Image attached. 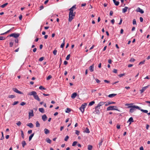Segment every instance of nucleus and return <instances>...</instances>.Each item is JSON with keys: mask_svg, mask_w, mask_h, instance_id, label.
Masks as SVG:
<instances>
[{"mask_svg": "<svg viewBox=\"0 0 150 150\" xmlns=\"http://www.w3.org/2000/svg\"><path fill=\"white\" fill-rule=\"evenodd\" d=\"M117 128V129H120V125H117L116 126Z\"/></svg>", "mask_w": 150, "mask_h": 150, "instance_id": "64", "label": "nucleus"}, {"mask_svg": "<svg viewBox=\"0 0 150 150\" xmlns=\"http://www.w3.org/2000/svg\"><path fill=\"white\" fill-rule=\"evenodd\" d=\"M87 104L86 103L84 104H82L81 106L79 108V109L81 111V112L83 113L84 111V108H85L86 105Z\"/></svg>", "mask_w": 150, "mask_h": 150, "instance_id": "4", "label": "nucleus"}, {"mask_svg": "<svg viewBox=\"0 0 150 150\" xmlns=\"http://www.w3.org/2000/svg\"><path fill=\"white\" fill-rule=\"evenodd\" d=\"M70 54H68L67 56V57H66V59L67 60H68L70 58Z\"/></svg>", "mask_w": 150, "mask_h": 150, "instance_id": "42", "label": "nucleus"}, {"mask_svg": "<svg viewBox=\"0 0 150 150\" xmlns=\"http://www.w3.org/2000/svg\"><path fill=\"white\" fill-rule=\"evenodd\" d=\"M140 110H141V111L142 112H143L145 113H148V111L147 110H144L143 109H142L140 107V109H139Z\"/></svg>", "mask_w": 150, "mask_h": 150, "instance_id": "23", "label": "nucleus"}, {"mask_svg": "<svg viewBox=\"0 0 150 150\" xmlns=\"http://www.w3.org/2000/svg\"><path fill=\"white\" fill-rule=\"evenodd\" d=\"M44 132L45 134H47L50 133V131L47 129L45 128L44 129Z\"/></svg>", "mask_w": 150, "mask_h": 150, "instance_id": "18", "label": "nucleus"}, {"mask_svg": "<svg viewBox=\"0 0 150 150\" xmlns=\"http://www.w3.org/2000/svg\"><path fill=\"white\" fill-rule=\"evenodd\" d=\"M25 104H26L25 103V102H22L21 103L20 105L22 106H23V105H25Z\"/></svg>", "mask_w": 150, "mask_h": 150, "instance_id": "54", "label": "nucleus"}, {"mask_svg": "<svg viewBox=\"0 0 150 150\" xmlns=\"http://www.w3.org/2000/svg\"><path fill=\"white\" fill-rule=\"evenodd\" d=\"M113 14V11H111L110 12V16H112Z\"/></svg>", "mask_w": 150, "mask_h": 150, "instance_id": "58", "label": "nucleus"}, {"mask_svg": "<svg viewBox=\"0 0 150 150\" xmlns=\"http://www.w3.org/2000/svg\"><path fill=\"white\" fill-rule=\"evenodd\" d=\"M44 8V6H41L40 7V10H41Z\"/></svg>", "mask_w": 150, "mask_h": 150, "instance_id": "63", "label": "nucleus"}, {"mask_svg": "<svg viewBox=\"0 0 150 150\" xmlns=\"http://www.w3.org/2000/svg\"><path fill=\"white\" fill-rule=\"evenodd\" d=\"M114 3L115 4L116 6H118L119 4V2L118 1H114Z\"/></svg>", "mask_w": 150, "mask_h": 150, "instance_id": "34", "label": "nucleus"}, {"mask_svg": "<svg viewBox=\"0 0 150 150\" xmlns=\"http://www.w3.org/2000/svg\"><path fill=\"white\" fill-rule=\"evenodd\" d=\"M113 72L115 73L116 74L117 73V70L116 69H114L113 70Z\"/></svg>", "mask_w": 150, "mask_h": 150, "instance_id": "55", "label": "nucleus"}, {"mask_svg": "<svg viewBox=\"0 0 150 150\" xmlns=\"http://www.w3.org/2000/svg\"><path fill=\"white\" fill-rule=\"evenodd\" d=\"M125 75V74H122L119 75L118 76H119V77H121L123 76H124Z\"/></svg>", "mask_w": 150, "mask_h": 150, "instance_id": "56", "label": "nucleus"}, {"mask_svg": "<svg viewBox=\"0 0 150 150\" xmlns=\"http://www.w3.org/2000/svg\"><path fill=\"white\" fill-rule=\"evenodd\" d=\"M47 117L46 115L44 114L42 116V119L44 121H45L47 120Z\"/></svg>", "mask_w": 150, "mask_h": 150, "instance_id": "14", "label": "nucleus"}, {"mask_svg": "<svg viewBox=\"0 0 150 150\" xmlns=\"http://www.w3.org/2000/svg\"><path fill=\"white\" fill-rule=\"evenodd\" d=\"M145 90L146 89H145V88L143 87L142 88V89L140 90V91L141 92L140 93H142L144 92V91H145Z\"/></svg>", "mask_w": 150, "mask_h": 150, "instance_id": "36", "label": "nucleus"}, {"mask_svg": "<svg viewBox=\"0 0 150 150\" xmlns=\"http://www.w3.org/2000/svg\"><path fill=\"white\" fill-rule=\"evenodd\" d=\"M117 95V94H114V93H113V94H109L108 96V97L109 98H112L114 96H116V95Z\"/></svg>", "mask_w": 150, "mask_h": 150, "instance_id": "21", "label": "nucleus"}, {"mask_svg": "<svg viewBox=\"0 0 150 150\" xmlns=\"http://www.w3.org/2000/svg\"><path fill=\"white\" fill-rule=\"evenodd\" d=\"M76 5H74L69 9V21L70 22H71L75 17L76 12H74V11L76 9Z\"/></svg>", "mask_w": 150, "mask_h": 150, "instance_id": "1", "label": "nucleus"}, {"mask_svg": "<svg viewBox=\"0 0 150 150\" xmlns=\"http://www.w3.org/2000/svg\"><path fill=\"white\" fill-rule=\"evenodd\" d=\"M135 61V59L133 58H131L129 60V61L131 62H134Z\"/></svg>", "mask_w": 150, "mask_h": 150, "instance_id": "53", "label": "nucleus"}, {"mask_svg": "<svg viewBox=\"0 0 150 150\" xmlns=\"http://www.w3.org/2000/svg\"><path fill=\"white\" fill-rule=\"evenodd\" d=\"M111 23L112 24H113L115 23V20L114 19H112L111 21Z\"/></svg>", "mask_w": 150, "mask_h": 150, "instance_id": "61", "label": "nucleus"}, {"mask_svg": "<svg viewBox=\"0 0 150 150\" xmlns=\"http://www.w3.org/2000/svg\"><path fill=\"white\" fill-rule=\"evenodd\" d=\"M77 96V93L74 92L72 94L71 97L72 98L74 99Z\"/></svg>", "mask_w": 150, "mask_h": 150, "instance_id": "15", "label": "nucleus"}, {"mask_svg": "<svg viewBox=\"0 0 150 150\" xmlns=\"http://www.w3.org/2000/svg\"><path fill=\"white\" fill-rule=\"evenodd\" d=\"M11 30H12V29H11L10 30H8L6 32L4 33H1V34H0V35H4L5 34H7V33H9L10 31H11Z\"/></svg>", "mask_w": 150, "mask_h": 150, "instance_id": "22", "label": "nucleus"}, {"mask_svg": "<svg viewBox=\"0 0 150 150\" xmlns=\"http://www.w3.org/2000/svg\"><path fill=\"white\" fill-rule=\"evenodd\" d=\"M136 11L137 12H139L142 14L144 13V11L142 9H141L139 7H138L136 10Z\"/></svg>", "mask_w": 150, "mask_h": 150, "instance_id": "8", "label": "nucleus"}, {"mask_svg": "<svg viewBox=\"0 0 150 150\" xmlns=\"http://www.w3.org/2000/svg\"><path fill=\"white\" fill-rule=\"evenodd\" d=\"M64 42H65V40H64H64H63V43H62L61 44V45L60 46V47L61 48H63L64 47V44H65Z\"/></svg>", "mask_w": 150, "mask_h": 150, "instance_id": "32", "label": "nucleus"}, {"mask_svg": "<svg viewBox=\"0 0 150 150\" xmlns=\"http://www.w3.org/2000/svg\"><path fill=\"white\" fill-rule=\"evenodd\" d=\"M57 50H56L55 49L53 51V53L54 55H56L57 54Z\"/></svg>", "mask_w": 150, "mask_h": 150, "instance_id": "41", "label": "nucleus"}, {"mask_svg": "<svg viewBox=\"0 0 150 150\" xmlns=\"http://www.w3.org/2000/svg\"><path fill=\"white\" fill-rule=\"evenodd\" d=\"M106 103L105 104V106H108V105L111 104H114L115 103L113 102H105Z\"/></svg>", "mask_w": 150, "mask_h": 150, "instance_id": "11", "label": "nucleus"}, {"mask_svg": "<svg viewBox=\"0 0 150 150\" xmlns=\"http://www.w3.org/2000/svg\"><path fill=\"white\" fill-rule=\"evenodd\" d=\"M77 143V142L76 141L74 142L72 144V146H75L76 144Z\"/></svg>", "mask_w": 150, "mask_h": 150, "instance_id": "44", "label": "nucleus"}, {"mask_svg": "<svg viewBox=\"0 0 150 150\" xmlns=\"http://www.w3.org/2000/svg\"><path fill=\"white\" fill-rule=\"evenodd\" d=\"M71 111V109L70 108H67V110L65 111L66 113H69Z\"/></svg>", "mask_w": 150, "mask_h": 150, "instance_id": "37", "label": "nucleus"}, {"mask_svg": "<svg viewBox=\"0 0 150 150\" xmlns=\"http://www.w3.org/2000/svg\"><path fill=\"white\" fill-rule=\"evenodd\" d=\"M140 21L141 22H142L143 21V19L142 17H140Z\"/></svg>", "mask_w": 150, "mask_h": 150, "instance_id": "62", "label": "nucleus"}, {"mask_svg": "<svg viewBox=\"0 0 150 150\" xmlns=\"http://www.w3.org/2000/svg\"><path fill=\"white\" fill-rule=\"evenodd\" d=\"M20 35L19 33H12L9 35L10 37H13L15 38H17Z\"/></svg>", "mask_w": 150, "mask_h": 150, "instance_id": "5", "label": "nucleus"}, {"mask_svg": "<svg viewBox=\"0 0 150 150\" xmlns=\"http://www.w3.org/2000/svg\"><path fill=\"white\" fill-rule=\"evenodd\" d=\"M69 138V137L68 135H67V136H66L65 138H64V140L65 141H67L68 140Z\"/></svg>", "mask_w": 150, "mask_h": 150, "instance_id": "45", "label": "nucleus"}, {"mask_svg": "<svg viewBox=\"0 0 150 150\" xmlns=\"http://www.w3.org/2000/svg\"><path fill=\"white\" fill-rule=\"evenodd\" d=\"M128 9V7L127 6H125V8L122 9V12L123 13H125L127 9Z\"/></svg>", "mask_w": 150, "mask_h": 150, "instance_id": "17", "label": "nucleus"}, {"mask_svg": "<svg viewBox=\"0 0 150 150\" xmlns=\"http://www.w3.org/2000/svg\"><path fill=\"white\" fill-rule=\"evenodd\" d=\"M104 81L106 83H110V81H109L107 80H105Z\"/></svg>", "mask_w": 150, "mask_h": 150, "instance_id": "60", "label": "nucleus"}, {"mask_svg": "<svg viewBox=\"0 0 150 150\" xmlns=\"http://www.w3.org/2000/svg\"><path fill=\"white\" fill-rule=\"evenodd\" d=\"M97 83H99L100 82V81L98 79L96 78L95 79Z\"/></svg>", "mask_w": 150, "mask_h": 150, "instance_id": "57", "label": "nucleus"}, {"mask_svg": "<svg viewBox=\"0 0 150 150\" xmlns=\"http://www.w3.org/2000/svg\"><path fill=\"white\" fill-rule=\"evenodd\" d=\"M27 126L29 127H30L31 128H33L34 126L33 124L31 123L27 124Z\"/></svg>", "mask_w": 150, "mask_h": 150, "instance_id": "19", "label": "nucleus"}, {"mask_svg": "<svg viewBox=\"0 0 150 150\" xmlns=\"http://www.w3.org/2000/svg\"><path fill=\"white\" fill-rule=\"evenodd\" d=\"M39 111L40 112H41L42 113H44V109L43 108H39Z\"/></svg>", "mask_w": 150, "mask_h": 150, "instance_id": "24", "label": "nucleus"}, {"mask_svg": "<svg viewBox=\"0 0 150 150\" xmlns=\"http://www.w3.org/2000/svg\"><path fill=\"white\" fill-rule=\"evenodd\" d=\"M95 103V102L94 101H92L89 103L88 104V106H91V105H93Z\"/></svg>", "mask_w": 150, "mask_h": 150, "instance_id": "30", "label": "nucleus"}, {"mask_svg": "<svg viewBox=\"0 0 150 150\" xmlns=\"http://www.w3.org/2000/svg\"><path fill=\"white\" fill-rule=\"evenodd\" d=\"M6 39V38L5 37L0 36V40H3Z\"/></svg>", "mask_w": 150, "mask_h": 150, "instance_id": "43", "label": "nucleus"}, {"mask_svg": "<svg viewBox=\"0 0 150 150\" xmlns=\"http://www.w3.org/2000/svg\"><path fill=\"white\" fill-rule=\"evenodd\" d=\"M34 98L38 100V101H40V98H39V96L38 95H37V93H36L35 95V94L34 96H33Z\"/></svg>", "mask_w": 150, "mask_h": 150, "instance_id": "10", "label": "nucleus"}, {"mask_svg": "<svg viewBox=\"0 0 150 150\" xmlns=\"http://www.w3.org/2000/svg\"><path fill=\"white\" fill-rule=\"evenodd\" d=\"M132 104H127L125 105L127 106H128V108H130L129 110V112L130 113L133 112L135 110H136V109H138L139 110L140 109V107L137 105H132Z\"/></svg>", "mask_w": 150, "mask_h": 150, "instance_id": "2", "label": "nucleus"}, {"mask_svg": "<svg viewBox=\"0 0 150 150\" xmlns=\"http://www.w3.org/2000/svg\"><path fill=\"white\" fill-rule=\"evenodd\" d=\"M93 146L91 145H89L88 146V150H92Z\"/></svg>", "mask_w": 150, "mask_h": 150, "instance_id": "27", "label": "nucleus"}, {"mask_svg": "<svg viewBox=\"0 0 150 150\" xmlns=\"http://www.w3.org/2000/svg\"><path fill=\"white\" fill-rule=\"evenodd\" d=\"M100 108H96V107L95 108V112H96V113L99 114L100 113L99 110L100 109Z\"/></svg>", "mask_w": 150, "mask_h": 150, "instance_id": "16", "label": "nucleus"}, {"mask_svg": "<svg viewBox=\"0 0 150 150\" xmlns=\"http://www.w3.org/2000/svg\"><path fill=\"white\" fill-rule=\"evenodd\" d=\"M36 93V92L35 91H32L29 93L28 94V95L29 96H34L35 94V95Z\"/></svg>", "mask_w": 150, "mask_h": 150, "instance_id": "12", "label": "nucleus"}, {"mask_svg": "<svg viewBox=\"0 0 150 150\" xmlns=\"http://www.w3.org/2000/svg\"><path fill=\"white\" fill-rule=\"evenodd\" d=\"M29 117L30 118V117H33L34 116L33 111V110H30V112H29Z\"/></svg>", "mask_w": 150, "mask_h": 150, "instance_id": "9", "label": "nucleus"}, {"mask_svg": "<svg viewBox=\"0 0 150 150\" xmlns=\"http://www.w3.org/2000/svg\"><path fill=\"white\" fill-rule=\"evenodd\" d=\"M34 134V133L32 134L29 136V141H30L31 140V139H32V138Z\"/></svg>", "mask_w": 150, "mask_h": 150, "instance_id": "29", "label": "nucleus"}, {"mask_svg": "<svg viewBox=\"0 0 150 150\" xmlns=\"http://www.w3.org/2000/svg\"><path fill=\"white\" fill-rule=\"evenodd\" d=\"M21 143H22V147L23 148L26 145V143L25 141H23Z\"/></svg>", "mask_w": 150, "mask_h": 150, "instance_id": "25", "label": "nucleus"}, {"mask_svg": "<svg viewBox=\"0 0 150 150\" xmlns=\"http://www.w3.org/2000/svg\"><path fill=\"white\" fill-rule=\"evenodd\" d=\"M84 132L86 133H90V131L88 129V127H86L85 130L84 131Z\"/></svg>", "mask_w": 150, "mask_h": 150, "instance_id": "26", "label": "nucleus"}, {"mask_svg": "<svg viewBox=\"0 0 150 150\" xmlns=\"http://www.w3.org/2000/svg\"><path fill=\"white\" fill-rule=\"evenodd\" d=\"M36 126L37 127H39L40 126V124L38 121L36 122Z\"/></svg>", "mask_w": 150, "mask_h": 150, "instance_id": "31", "label": "nucleus"}, {"mask_svg": "<svg viewBox=\"0 0 150 150\" xmlns=\"http://www.w3.org/2000/svg\"><path fill=\"white\" fill-rule=\"evenodd\" d=\"M103 142V140L102 139H101V140L100 141V142L99 143V147H100V146L101 145H102Z\"/></svg>", "mask_w": 150, "mask_h": 150, "instance_id": "52", "label": "nucleus"}, {"mask_svg": "<svg viewBox=\"0 0 150 150\" xmlns=\"http://www.w3.org/2000/svg\"><path fill=\"white\" fill-rule=\"evenodd\" d=\"M52 78V76L51 75H50L48 76V77H47L46 79L47 80H49L50 79H51Z\"/></svg>", "mask_w": 150, "mask_h": 150, "instance_id": "40", "label": "nucleus"}, {"mask_svg": "<svg viewBox=\"0 0 150 150\" xmlns=\"http://www.w3.org/2000/svg\"><path fill=\"white\" fill-rule=\"evenodd\" d=\"M10 47H12L13 45V43L12 42H10L9 43Z\"/></svg>", "mask_w": 150, "mask_h": 150, "instance_id": "59", "label": "nucleus"}, {"mask_svg": "<svg viewBox=\"0 0 150 150\" xmlns=\"http://www.w3.org/2000/svg\"><path fill=\"white\" fill-rule=\"evenodd\" d=\"M105 103L103 102V101L100 102L98 105L96 106V108H100L99 107L100 106H102Z\"/></svg>", "mask_w": 150, "mask_h": 150, "instance_id": "7", "label": "nucleus"}, {"mask_svg": "<svg viewBox=\"0 0 150 150\" xmlns=\"http://www.w3.org/2000/svg\"><path fill=\"white\" fill-rule=\"evenodd\" d=\"M19 103V102L18 101H15L13 102V103L12 104V105H16Z\"/></svg>", "mask_w": 150, "mask_h": 150, "instance_id": "51", "label": "nucleus"}, {"mask_svg": "<svg viewBox=\"0 0 150 150\" xmlns=\"http://www.w3.org/2000/svg\"><path fill=\"white\" fill-rule=\"evenodd\" d=\"M44 57H42L39 58V61H42V60H44Z\"/></svg>", "mask_w": 150, "mask_h": 150, "instance_id": "46", "label": "nucleus"}, {"mask_svg": "<svg viewBox=\"0 0 150 150\" xmlns=\"http://www.w3.org/2000/svg\"><path fill=\"white\" fill-rule=\"evenodd\" d=\"M16 124L18 126H20L21 125V123L20 121H19L16 123Z\"/></svg>", "mask_w": 150, "mask_h": 150, "instance_id": "47", "label": "nucleus"}, {"mask_svg": "<svg viewBox=\"0 0 150 150\" xmlns=\"http://www.w3.org/2000/svg\"><path fill=\"white\" fill-rule=\"evenodd\" d=\"M133 25L136 24V21L135 19H134L133 20Z\"/></svg>", "mask_w": 150, "mask_h": 150, "instance_id": "49", "label": "nucleus"}, {"mask_svg": "<svg viewBox=\"0 0 150 150\" xmlns=\"http://www.w3.org/2000/svg\"><path fill=\"white\" fill-rule=\"evenodd\" d=\"M112 110H116L120 111V110L117 108V107L116 106H110L107 108V111Z\"/></svg>", "mask_w": 150, "mask_h": 150, "instance_id": "3", "label": "nucleus"}, {"mask_svg": "<svg viewBox=\"0 0 150 150\" xmlns=\"http://www.w3.org/2000/svg\"><path fill=\"white\" fill-rule=\"evenodd\" d=\"M13 90L14 92H15L18 93H19V94H23V93L22 92H21L20 91H18V89L17 88H13Z\"/></svg>", "mask_w": 150, "mask_h": 150, "instance_id": "6", "label": "nucleus"}, {"mask_svg": "<svg viewBox=\"0 0 150 150\" xmlns=\"http://www.w3.org/2000/svg\"><path fill=\"white\" fill-rule=\"evenodd\" d=\"M130 122V123H129V124H130L132 122H134V120H133V118L132 117H130L129 119V120H128L127 122Z\"/></svg>", "mask_w": 150, "mask_h": 150, "instance_id": "20", "label": "nucleus"}, {"mask_svg": "<svg viewBox=\"0 0 150 150\" xmlns=\"http://www.w3.org/2000/svg\"><path fill=\"white\" fill-rule=\"evenodd\" d=\"M89 69L91 72H93L94 71V64L92 65L91 66L89 67Z\"/></svg>", "mask_w": 150, "mask_h": 150, "instance_id": "13", "label": "nucleus"}, {"mask_svg": "<svg viewBox=\"0 0 150 150\" xmlns=\"http://www.w3.org/2000/svg\"><path fill=\"white\" fill-rule=\"evenodd\" d=\"M46 141L47 143L50 144L51 142V140L48 138H47L46 139Z\"/></svg>", "mask_w": 150, "mask_h": 150, "instance_id": "28", "label": "nucleus"}, {"mask_svg": "<svg viewBox=\"0 0 150 150\" xmlns=\"http://www.w3.org/2000/svg\"><path fill=\"white\" fill-rule=\"evenodd\" d=\"M21 136L23 139H24V133L23 131L21 130Z\"/></svg>", "mask_w": 150, "mask_h": 150, "instance_id": "39", "label": "nucleus"}, {"mask_svg": "<svg viewBox=\"0 0 150 150\" xmlns=\"http://www.w3.org/2000/svg\"><path fill=\"white\" fill-rule=\"evenodd\" d=\"M145 62V60H144L140 62L139 63V65L144 64Z\"/></svg>", "mask_w": 150, "mask_h": 150, "instance_id": "50", "label": "nucleus"}, {"mask_svg": "<svg viewBox=\"0 0 150 150\" xmlns=\"http://www.w3.org/2000/svg\"><path fill=\"white\" fill-rule=\"evenodd\" d=\"M80 133L79 131L78 130H75V134H76L77 135H79Z\"/></svg>", "mask_w": 150, "mask_h": 150, "instance_id": "48", "label": "nucleus"}, {"mask_svg": "<svg viewBox=\"0 0 150 150\" xmlns=\"http://www.w3.org/2000/svg\"><path fill=\"white\" fill-rule=\"evenodd\" d=\"M15 97L16 96L14 95H10L8 96V97L9 98H13Z\"/></svg>", "mask_w": 150, "mask_h": 150, "instance_id": "35", "label": "nucleus"}, {"mask_svg": "<svg viewBox=\"0 0 150 150\" xmlns=\"http://www.w3.org/2000/svg\"><path fill=\"white\" fill-rule=\"evenodd\" d=\"M8 4V3H6L1 6V7L2 8H4L5 6H7Z\"/></svg>", "mask_w": 150, "mask_h": 150, "instance_id": "33", "label": "nucleus"}, {"mask_svg": "<svg viewBox=\"0 0 150 150\" xmlns=\"http://www.w3.org/2000/svg\"><path fill=\"white\" fill-rule=\"evenodd\" d=\"M39 89H40V90H45L46 89V88H45L44 87H43V86H40V87H39Z\"/></svg>", "mask_w": 150, "mask_h": 150, "instance_id": "38", "label": "nucleus"}]
</instances>
